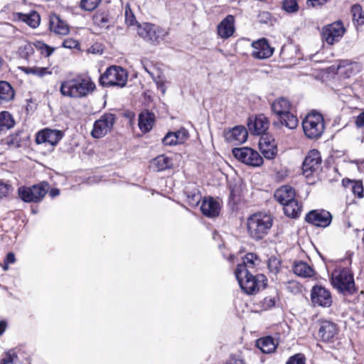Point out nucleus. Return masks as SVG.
<instances>
[{"label":"nucleus","instance_id":"45","mask_svg":"<svg viewBox=\"0 0 364 364\" xmlns=\"http://www.w3.org/2000/svg\"><path fill=\"white\" fill-rule=\"evenodd\" d=\"M17 355L14 350L8 351L0 360V364H14V360Z\"/></svg>","mask_w":364,"mask_h":364},{"label":"nucleus","instance_id":"35","mask_svg":"<svg viewBox=\"0 0 364 364\" xmlns=\"http://www.w3.org/2000/svg\"><path fill=\"white\" fill-rule=\"evenodd\" d=\"M283 205L284 214L292 218L299 217L301 211V205H300L296 199H293Z\"/></svg>","mask_w":364,"mask_h":364},{"label":"nucleus","instance_id":"28","mask_svg":"<svg viewBox=\"0 0 364 364\" xmlns=\"http://www.w3.org/2000/svg\"><path fill=\"white\" fill-rule=\"evenodd\" d=\"M293 271L294 274L301 277H311L314 274V270L306 262L296 261L294 264Z\"/></svg>","mask_w":364,"mask_h":364},{"label":"nucleus","instance_id":"54","mask_svg":"<svg viewBox=\"0 0 364 364\" xmlns=\"http://www.w3.org/2000/svg\"><path fill=\"white\" fill-rule=\"evenodd\" d=\"M167 84L168 82L166 81V78L156 84L157 88L161 92L163 95L166 93Z\"/></svg>","mask_w":364,"mask_h":364},{"label":"nucleus","instance_id":"44","mask_svg":"<svg viewBox=\"0 0 364 364\" xmlns=\"http://www.w3.org/2000/svg\"><path fill=\"white\" fill-rule=\"evenodd\" d=\"M124 16H125V23L127 26H134L135 24L136 18L135 16L131 10L130 6L129 4L125 6L124 9Z\"/></svg>","mask_w":364,"mask_h":364},{"label":"nucleus","instance_id":"1","mask_svg":"<svg viewBox=\"0 0 364 364\" xmlns=\"http://www.w3.org/2000/svg\"><path fill=\"white\" fill-rule=\"evenodd\" d=\"M95 83L88 77L77 75L61 82L60 92L70 98H81L93 92Z\"/></svg>","mask_w":364,"mask_h":364},{"label":"nucleus","instance_id":"8","mask_svg":"<svg viewBox=\"0 0 364 364\" xmlns=\"http://www.w3.org/2000/svg\"><path fill=\"white\" fill-rule=\"evenodd\" d=\"M101 85L105 87L117 86L122 87L127 82V73L119 66H111L100 79Z\"/></svg>","mask_w":364,"mask_h":364},{"label":"nucleus","instance_id":"25","mask_svg":"<svg viewBox=\"0 0 364 364\" xmlns=\"http://www.w3.org/2000/svg\"><path fill=\"white\" fill-rule=\"evenodd\" d=\"M200 210L205 216L214 218L219 215L220 204L212 198L204 199Z\"/></svg>","mask_w":364,"mask_h":364},{"label":"nucleus","instance_id":"50","mask_svg":"<svg viewBox=\"0 0 364 364\" xmlns=\"http://www.w3.org/2000/svg\"><path fill=\"white\" fill-rule=\"evenodd\" d=\"M78 42L73 38L65 39L63 42V46L65 48H75L78 46Z\"/></svg>","mask_w":364,"mask_h":364},{"label":"nucleus","instance_id":"41","mask_svg":"<svg viewBox=\"0 0 364 364\" xmlns=\"http://www.w3.org/2000/svg\"><path fill=\"white\" fill-rule=\"evenodd\" d=\"M176 136V141L178 144H183L189 137L188 130L183 127L181 128L176 132H173Z\"/></svg>","mask_w":364,"mask_h":364},{"label":"nucleus","instance_id":"3","mask_svg":"<svg viewBox=\"0 0 364 364\" xmlns=\"http://www.w3.org/2000/svg\"><path fill=\"white\" fill-rule=\"evenodd\" d=\"M235 274L240 288L247 294H254L266 286L264 275L253 276L251 272H246L244 267L236 268Z\"/></svg>","mask_w":364,"mask_h":364},{"label":"nucleus","instance_id":"60","mask_svg":"<svg viewBox=\"0 0 364 364\" xmlns=\"http://www.w3.org/2000/svg\"><path fill=\"white\" fill-rule=\"evenodd\" d=\"M50 196L54 198L60 194V191L58 188H52L49 192Z\"/></svg>","mask_w":364,"mask_h":364},{"label":"nucleus","instance_id":"7","mask_svg":"<svg viewBox=\"0 0 364 364\" xmlns=\"http://www.w3.org/2000/svg\"><path fill=\"white\" fill-rule=\"evenodd\" d=\"M49 184L42 182L32 186H21L18 189V197L25 203H39L48 191Z\"/></svg>","mask_w":364,"mask_h":364},{"label":"nucleus","instance_id":"6","mask_svg":"<svg viewBox=\"0 0 364 364\" xmlns=\"http://www.w3.org/2000/svg\"><path fill=\"white\" fill-rule=\"evenodd\" d=\"M305 135L309 139H318L324 131V122L321 114L311 112L302 122Z\"/></svg>","mask_w":364,"mask_h":364},{"label":"nucleus","instance_id":"51","mask_svg":"<svg viewBox=\"0 0 364 364\" xmlns=\"http://www.w3.org/2000/svg\"><path fill=\"white\" fill-rule=\"evenodd\" d=\"M15 255L14 253L12 252H9L7 254L6 257V259L4 260V269L6 270L9 269V265L10 264H13L15 262Z\"/></svg>","mask_w":364,"mask_h":364},{"label":"nucleus","instance_id":"10","mask_svg":"<svg viewBox=\"0 0 364 364\" xmlns=\"http://www.w3.org/2000/svg\"><path fill=\"white\" fill-rule=\"evenodd\" d=\"M232 154L238 161L250 166L258 167L263 164L260 154L250 147L235 148Z\"/></svg>","mask_w":364,"mask_h":364},{"label":"nucleus","instance_id":"61","mask_svg":"<svg viewBox=\"0 0 364 364\" xmlns=\"http://www.w3.org/2000/svg\"><path fill=\"white\" fill-rule=\"evenodd\" d=\"M265 304H267L268 306H274L275 301L273 298H265L264 299Z\"/></svg>","mask_w":364,"mask_h":364},{"label":"nucleus","instance_id":"21","mask_svg":"<svg viewBox=\"0 0 364 364\" xmlns=\"http://www.w3.org/2000/svg\"><path fill=\"white\" fill-rule=\"evenodd\" d=\"M49 28L51 31L58 35L65 36L70 32L68 23L55 14L50 16Z\"/></svg>","mask_w":364,"mask_h":364},{"label":"nucleus","instance_id":"52","mask_svg":"<svg viewBox=\"0 0 364 364\" xmlns=\"http://www.w3.org/2000/svg\"><path fill=\"white\" fill-rule=\"evenodd\" d=\"M145 70L149 74V75L151 77L152 80L156 84L165 79L164 75H162L159 70L157 71V74H154V73H151L149 70H148L146 68Z\"/></svg>","mask_w":364,"mask_h":364},{"label":"nucleus","instance_id":"14","mask_svg":"<svg viewBox=\"0 0 364 364\" xmlns=\"http://www.w3.org/2000/svg\"><path fill=\"white\" fill-rule=\"evenodd\" d=\"M332 218L331 213L326 210H312L306 214L305 220L313 225L326 228L331 223Z\"/></svg>","mask_w":364,"mask_h":364},{"label":"nucleus","instance_id":"22","mask_svg":"<svg viewBox=\"0 0 364 364\" xmlns=\"http://www.w3.org/2000/svg\"><path fill=\"white\" fill-rule=\"evenodd\" d=\"M235 18L228 15L218 26V33L223 38L230 37L235 31Z\"/></svg>","mask_w":364,"mask_h":364},{"label":"nucleus","instance_id":"31","mask_svg":"<svg viewBox=\"0 0 364 364\" xmlns=\"http://www.w3.org/2000/svg\"><path fill=\"white\" fill-rule=\"evenodd\" d=\"M256 345L257 347L264 353H271L275 350L277 347V343L271 336L259 338L257 341Z\"/></svg>","mask_w":364,"mask_h":364},{"label":"nucleus","instance_id":"40","mask_svg":"<svg viewBox=\"0 0 364 364\" xmlns=\"http://www.w3.org/2000/svg\"><path fill=\"white\" fill-rule=\"evenodd\" d=\"M101 0H81L80 7L88 11H94L100 4Z\"/></svg>","mask_w":364,"mask_h":364},{"label":"nucleus","instance_id":"42","mask_svg":"<svg viewBox=\"0 0 364 364\" xmlns=\"http://www.w3.org/2000/svg\"><path fill=\"white\" fill-rule=\"evenodd\" d=\"M281 262L277 257H271L268 261V269L274 274H277L280 269Z\"/></svg>","mask_w":364,"mask_h":364},{"label":"nucleus","instance_id":"63","mask_svg":"<svg viewBox=\"0 0 364 364\" xmlns=\"http://www.w3.org/2000/svg\"><path fill=\"white\" fill-rule=\"evenodd\" d=\"M263 15H264V16H267V17H268V16H269V13H264V14H263Z\"/></svg>","mask_w":364,"mask_h":364},{"label":"nucleus","instance_id":"5","mask_svg":"<svg viewBox=\"0 0 364 364\" xmlns=\"http://www.w3.org/2000/svg\"><path fill=\"white\" fill-rule=\"evenodd\" d=\"M331 284L343 294H353L355 291L353 276L348 269L338 267L331 274Z\"/></svg>","mask_w":364,"mask_h":364},{"label":"nucleus","instance_id":"56","mask_svg":"<svg viewBox=\"0 0 364 364\" xmlns=\"http://www.w3.org/2000/svg\"><path fill=\"white\" fill-rule=\"evenodd\" d=\"M355 123L357 127H363L364 126V112L357 116Z\"/></svg>","mask_w":364,"mask_h":364},{"label":"nucleus","instance_id":"9","mask_svg":"<svg viewBox=\"0 0 364 364\" xmlns=\"http://www.w3.org/2000/svg\"><path fill=\"white\" fill-rule=\"evenodd\" d=\"M137 33L142 38L152 43H159L164 39L168 32L151 23H143L137 26Z\"/></svg>","mask_w":364,"mask_h":364},{"label":"nucleus","instance_id":"17","mask_svg":"<svg viewBox=\"0 0 364 364\" xmlns=\"http://www.w3.org/2000/svg\"><path fill=\"white\" fill-rule=\"evenodd\" d=\"M63 136V133L61 131L47 128L38 132L36 141L38 144L48 143L55 146L62 139Z\"/></svg>","mask_w":364,"mask_h":364},{"label":"nucleus","instance_id":"53","mask_svg":"<svg viewBox=\"0 0 364 364\" xmlns=\"http://www.w3.org/2000/svg\"><path fill=\"white\" fill-rule=\"evenodd\" d=\"M328 0H308L307 5L309 6L316 7L322 6L326 4Z\"/></svg>","mask_w":364,"mask_h":364},{"label":"nucleus","instance_id":"48","mask_svg":"<svg viewBox=\"0 0 364 364\" xmlns=\"http://www.w3.org/2000/svg\"><path fill=\"white\" fill-rule=\"evenodd\" d=\"M163 143L166 146H173L178 144L176 141V136L173 132H168L163 139Z\"/></svg>","mask_w":364,"mask_h":364},{"label":"nucleus","instance_id":"47","mask_svg":"<svg viewBox=\"0 0 364 364\" xmlns=\"http://www.w3.org/2000/svg\"><path fill=\"white\" fill-rule=\"evenodd\" d=\"M305 357L301 353H297L291 356L286 364H305Z\"/></svg>","mask_w":364,"mask_h":364},{"label":"nucleus","instance_id":"29","mask_svg":"<svg viewBox=\"0 0 364 364\" xmlns=\"http://www.w3.org/2000/svg\"><path fill=\"white\" fill-rule=\"evenodd\" d=\"M154 122V115L149 112H141L139 116V127L144 132H148L152 129Z\"/></svg>","mask_w":364,"mask_h":364},{"label":"nucleus","instance_id":"2","mask_svg":"<svg viewBox=\"0 0 364 364\" xmlns=\"http://www.w3.org/2000/svg\"><path fill=\"white\" fill-rule=\"evenodd\" d=\"M272 225V216L262 212L251 215L246 223L249 236L256 241L261 240L267 235Z\"/></svg>","mask_w":364,"mask_h":364},{"label":"nucleus","instance_id":"26","mask_svg":"<svg viewBox=\"0 0 364 364\" xmlns=\"http://www.w3.org/2000/svg\"><path fill=\"white\" fill-rule=\"evenodd\" d=\"M357 67L355 63L350 62L346 60H340L337 65V74L343 76V77H349L355 73V69Z\"/></svg>","mask_w":364,"mask_h":364},{"label":"nucleus","instance_id":"4","mask_svg":"<svg viewBox=\"0 0 364 364\" xmlns=\"http://www.w3.org/2000/svg\"><path fill=\"white\" fill-rule=\"evenodd\" d=\"M291 104L284 97L274 100L272 104V110L278 117L281 125L285 126L289 129L297 127L299 120L296 116L290 112Z\"/></svg>","mask_w":364,"mask_h":364},{"label":"nucleus","instance_id":"12","mask_svg":"<svg viewBox=\"0 0 364 364\" xmlns=\"http://www.w3.org/2000/svg\"><path fill=\"white\" fill-rule=\"evenodd\" d=\"M321 165L320 152L316 149L309 151L302 164L303 174L306 178L311 177L320 169Z\"/></svg>","mask_w":364,"mask_h":364},{"label":"nucleus","instance_id":"27","mask_svg":"<svg viewBox=\"0 0 364 364\" xmlns=\"http://www.w3.org/2000/svg\"><path fill=\"white\" fill-rule=\"evenodd\" d=\"M172 165L171 159L164 155H160L151 161V167L155 171H162L170 168Z\"/></svg>","mask_w":364,"mask_h":364},{"label":"nucleus","instance_id":"15","mask_svg":"<svg viewBox=\"0 0 364 364\" xmlns=\"http://www.w3.org/2000/svg\"><path fill=\"white\" fill-rule=\"evenodd\" d=\"M252 56L255 59L263 60L271 57L274 52L265 38L259 39L252 43Z\"/></svg>","mask_w":364,"mask_h":364},{"label":"nucleus","instance_id":"33","mask_svg":"<svg viewBox=\"0 0 364 364\" xmlns=\"http://www.w3.org/2000/svg\"><path fill=\"white\" fill-rule=\"evenodd\" d=\"M12 86L6 81H0V103L8 102L14 97Z\"/></svg>","mask_w":364,"mask_h":364},{"label":"nucleus","instance_id":"36","mask_svg":"<svg viewBox=\"0 0 364 364\" xmlns=\"http://www.w3.org/2000/svg\"><path fill=\"white\" fill-rule=\"evenodd\" d=\"M93 23L102 28L107 29L110 26V18L107 14L98 12L93 16Z\"/></svg>","mask_w":364,"mask_h":364},{"label":"nucleus","instance_id":"58","mask_svg":"<svg viewBox=\"0 0 364 364\" xmlns=\"http://www.w3.org/2000/svg\"><path fill=\"white\" fill-rule=\"evenodd\" d=\"M200 196L199 194H193L189 203L192 205H197L200 200Z\"/></svg>","mask_w":364,"mask_h":364},{"label":"nucleus","instance_id":"13","mask_svg":"<svg viewBox=\"0 0 364 364\" xmlns=\"http://www.w3.org/2000/svg\"><path fill=\"white\" fill-rule=\"evenodd\" d=\"M346 29L342 23L336 21L322 28V38L329 45L337 43L343 37Z\"/></svg>","mask_w":364,"mask_h":364},{"label":"nucleus","instance_id":"20","mask_svg":"<svg viewBox=\"0 0 364 364\" xmlns=\"http://www.w3.org/2000/svg\"><path fill=\"white\" fill-rule=\"evenodd\" d=\"M259 146L263 156L267 159H272L277 154V145L270 136H262L259 139Z\"/></svg>","mask_w":364,"mask_h":364},{"label":"nucleus","instance_id":"43","mask_svg":"<svg viewBox=\"0 0 364 364\" xmlns=\"http://www.w3.org/2000/svg\"><path fill=\"white\" fill-rule=\"evenodd\" d=\"M282 6L288 13H294L299 9V6L296 0H283Z\"/></svg>","mask_w":364,"mask_h":364},{"label":"nucleus","instance_id":"64","mask_svg":"<svg viewBox=\"0 0 364 364\" xmlns=\"http://www.w3.org/2000/svg\"><path fill=\"white\" fill-rule=\"evenodd\" d=\"M1 65H2V60H1V58H0V68L1 67Z\"/></svg>","mask_w":364,"mask_h":364},{"label":"nucleus","instance_id":"46","mask_svg":"<svg viewBox=\"0 0 364 364\" xmlns=\"http://www.w3.org/2000/svg\"><path fill=\"white\" fill-rule=\"evenodd\" d=\"M11 191L12 187L10 184L0 181V200L6 197Z\"/></svg>","mask_w":364,"mask_h":364},{"label":"nucleus","instance_id":"39","mask_svg":"<svg viewBox=\"0 0 364 364\" xmlns=\"http://www.w3.org/2000/svg\"><path fill=\"white\" fill-rule=\"evenodd\" d=\"M34 47L38 50L41 55L49 57L54 51L55 48H52L42 41H38L33 43Z\"/></svg>","mask_w":364,"mask_h":364},{"label":"nucleus","instance_id":"30","mask_svg":"<svg viewBox=\"0 0 364 364\" xmlns=\"http://www.w3.org/2000/svg\"><path fill=\"white\" fill-rule=\"evenodd\" d=\"M260 263V259L257 255L250 252L247 253L243 258L242 264H239L237 268L244 267L246 272H251L252 270L255 269Z\"/></svg>","mask_w":364,"mask_h":364},{"label":"nucleus","instance_id":"37","mask_svg":"<svg viewBox=\"0 0 364 364\" xmlns=\"http://www.w3.org/2000/svg\"><path fill=\"white\" fill-rule=\"evenodd\" d=\"M14 124V120L9 112L4 111L0 113V132L12 128Z\"/></svg>","mask_w":364,"mask_h":364},{"label":"nucleus","instance_id":"59","mask_svg":"<svg viewBox=\"0 0 364 364\" xmlns=\"http://www.w3.org/2000/svg\"><path fill=\"white\" fill-rule=\"evenodd\" d=\"M6 326L7 323L5 321H0V336L5 331Z\"/></svg>","mask_w":364,"mask_h":364},{"label":"nucleus","instance_id":"18","mask_svg":"<svg viewBox=\"0 0 364 364\" xmlns=\"http://www.w3.org/2000/svg\"><path fill=\"white\" fill-rule=\"evenodd\" d=\"M269 120L264 114H259L255 117L253 119L250 118L247 124L250 132L254 135L265 134L269 129Z\"/></svg>","mask_w":364,"mask_h":364},{"label":"nucleus","instance_id":"62","mask_svg":"<svg viewBox=\"0 0 364 364\" xmlns=\"http://www.w3.org/2000/svg\"><path fill=\"white\" fill-rule=\"evenodd\" d=\"M33 67H23L21 70L26 74H33Z\"/></svg>","mask_w":364,"mask_h":364},{"label":"nucleus","instance_id":"38","mask_svg":"<svg viewBox=\"0 0 364 364\" xmlns=\"http://www.w3.org/2000/svg\"><path fill=\"white\" fill-rule=\"evenodd\" d=\"M351 13L354 23L358 26L364 24V11L360 5H353L351 8Z\"/></svg>","mask_w":364,"mask_h":364},{"label":"nucleus","instance_id":"19","mask_svg":"<svg viewBox=\"0 0 364 364\" xmlns=\"http://www.w3.org/2000/svg\"><path fill=\"white\" fill-rule=\"evenodd\" d=\"M337 325L329 321H321L319 323L318 336L323 341H332L338 334Z\"/></svg>","mask_w":364,"mask_h":364},{"label":"nucleus","instance_id":"57","mask_svg":"<svg viewBox=\"0 0 364 364\" xmlns=\"http://www.w3.org/2000/svg\"><path fill=\"white\" fill-rule=\"evenodd\" d=\"M226 364H245L243 359L236 356L230 357V360Z\"/></svg>","mask_w":364,"mask_h":364},{"label":"nucleus","instance_id":"49","mask_svg":"<svg viewBox=\"0 0 364 364\" xmlns=\"http://www.w3.org/2000/svg\"><path fill=\"white\" fill-rule=\"evenodd\" d=\"M51 73L52 72L50 71L48 68L33 67V75L38 77H43L46 75H50Z\"/></svg>","mask_w":364,"mask_h":364},{"label":"nucleus","instance_id":"16","mask_svg":"<svg viewBox=\"0 0 364 364\" xmlns=\"http://www.w3.org/2000/svg\"><path fill=\"white\" fill-rule=\"evenodd\" d=\"M311 297L314 305L323 307L330 306L332 303V298L330 291L321 287L315 286L311 289Z\"/></svg>","mask_w":364,"mask_h":364},{"label":"nucleus","instance_id":"55","mask_svg":"<svg viewBox=\"0 0 364 364\" xmlns=\"http://www.w3.org/2000/svg\"><path fill=\"white\" fill-rule=\"evenodd\" d=\"M287 288L293 293H297L300 291L298 284L295 282H289Z\"/></svg>","mask_w":364,"mask_h":364},{"label":"nucleus","instance_id":"34","mask_svg":"<svg viewBox=\"0 0 364 364\" xmlns=\"http://www.w3.org/2000/svg\"><path fill=\"white\" fill-rule=\"evenodd\" d=\"M342 185L345 188H349L353 193L358 196L359 198L363 197V186L361 181H353L349 178H343L342 180Z\"/></svg>","mask_w":364,"mask_h":364},{"label":"nucleus","instance_id":"24","mask_svg":"<svg viewBox=\"0 0 364 364\" xmlns=\"http://www.w3.org/2000/svg\"><path fill=\"white\" fill-rule=\"evenodd\" d=\"M295 191L289 186H282L274 193L275 199L281 204L284 205L295 199Z\"/></svg>","mask_w":364,"mask_h":364},{"label":"nucleus","instance_id":"23","mask_svg":"<svg viewBox=\"0 0 364 364\" xmlns=\"http://www.w3.org/2000/svg\"><path fill=\"white\" fill-rule=\"evenodd\" d=\"M248 136L247 129L242 126H237L232 128L227 134V139L235 144H241L246 141Z\"/></svg>","mask_w":364,"mask_h":364},{"label":"nucleus","instance_id":"11","mask_svg":"<svg viewBox=\"0 0 364 364\" xmlns=\"http://www.w3.org/2000/svg\"><path fill=\"white\" fill-rule=\"evenodd\" d=\"M116 121V115L112 113H105L93 124L91 135L93 138L100 139L107 134L113 128Z\"/></svg>","mask_w":364,"mask_h":364},{"label":"nucleus","instance_id":"32","mask_svg":"<svg viewBox=\"0 0 364 364\" xmlns=\"http://www.w3.org/2000/svg\"><path fill=\"white\" fill-rule=\"evenodd\" d=\"M18 20L26 23L27 25L33 28L38 27L40 24V16L36 11L30 12L29 14H16Z\"/></svg>","mask_w":364,"mask_h":364}]
</instances>
